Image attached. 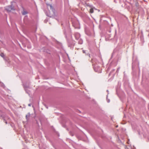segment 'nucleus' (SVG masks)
Here are the masks:
<instances>
[{
    "label": "nucleus",
    "mask_w": 149,
    "mask_h": 149,
    "mask_svg": "<svg viewBox=\"0 0 149 149\" xmlns=\"http://www.w3.org/2000/svg\"><path fill=\"white\" fill-rule=\"evenodd\" d=\"M6 10L8 11H10L11 10L14 9V7L12 6H8L6 7Z\"/></svg>",
    "instance_id": "nucleus-1"
},
{
    "label": "nucleus",
    "mask_w": 149,
    "mask_h": 149,
    "mask_svg": "<svg viewBox=\"0 0 149 149\" xmlns=\"http://www.w3.org/2000/svg\"><path fill=\"white\" fill-rule=\"evenodd\" d=\"M90 12L91 13H93V8H91L90 10Z\"/></svg>",
    "instance_id": "nucleus-2"
},
{
    "label": "nucleus",
    "mask_w": 149,
    "mask_h": 149,
    "mask_svg": "<svg viewBox=\"0 0 149 149\" xmlns=\"http://www.w3.org/2000/svg\"><path fill=\"white\" fill-rule=\"evenodd\" d=\"M0 55L3 58H4V55L3 53H1L0 54Z\"/></svg>",
    "instance_id": "nucleus-3"
},
{
    "label": "nucleus",
    "mask_w": 149,
    "mask_h": 149,
    "mask_svg": "<svg viewBox=\"0 0 149 149\" xmlns=\"http://www.w3.org/2000/svg\"><path fill=\"white\" fill-rule=\"evenodd\" d=\"M22 13L23 15H25L27 13L25 11H24Z\"/></svg>",
    "instance_id": "nucleus-4"
},
{
    "label": "nucleus",
    "mask_w": 149,
    "mask_h": 149,
    "mask_svg": "<svg viewBox=\"0 0 149 149\" xmlns=\"http://www.w3.org/2000/svg\"><path fill=\"white\" fill-rule=\"evenodd\" d=\"M28 116V117H29V115H26V118H27V117Z\"/></svg>",
    "instance_id": "nucleus-5"
},
{
    "label": "nucleus",
    "mask_w": 149,
    "mask_h": 149,
    "mask_svg": "<svg viewBox=\"0 0 149 149\" xmlns=\"http://www.w3.org/2000/svg\"><path fill=\"white\" fill-rule=\"evenodd\" d=\"M28 105L29 106H31V105L30 104H28Z\"/></svg>",
    "instance_id": "nucleus-6"
},
{
    "label": "nucleus",
    "mask_w": 149,
    "mask_h": 149,
    "mask_svg": "<svg viewBox=\"0 0 149 149\" xmlns=\"http://www.w3.org/2000/svg\"><path fill=\"white\" fill-rule=\"evenodd\" d=\"M5 123L6 124H7V122L6 121H5Z\"/></svg>",
    "instance_id": "nucleus-7"
},
{
    "label": "nucleus",
    "mask_w": 149,
    "mask_h": 149,
    "mask_svg": "<svg viewBox=\"0 0 149 149\" xmlns=\"http://www.w3.org/2000/svg\"><path fill=\"white\" fill-rule=\"evenodd\" d=\"M116 127H118V126H116Z\"/></svg>",
    "instance_id": "nucleus-8"
}]
</instances>
